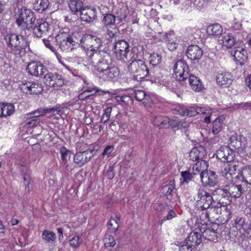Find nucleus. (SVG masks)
I'll return each mask as SVG.
<instances>
[{
	"instance_id": "obj_1",
	"label": "nucleus",
	"mask_w": 251,
	"mask_h": 251,
	"mask_svg": "<svg viewBox=\"0 0 251 251\" xmlns=\"http://www.w3.org/2000/svg\"><path fill=\"white\" fill-rule=\"evenodd\" d=\"M19 14L16 22L20 30V34L27 37L31 33L36 17L30 10L25 7L21 8L19 11Z\"/></svg>"
},
{
	"instance_id": "obj_22",
	"label": "nucleus",
	"mask_w": 251,
	"mask_h": 251,
	"mask_svg": "<svg viewBox=\"0 0 251 251\" xmlns=\"http://www.w3.org/2000/svg\"><path fill=\"white\" fill-rule=\"evenodd\" d=\"M202 54V50L197 45L189 46L186 51L187 57L191 60L194 61L200 59Z\"/></svg>"
},
{
	"instance_id": "obj_55",
	"label": "nucleus",
	"mask_w": 251,
	"mask_h": 251,
	"mask_svg": "<svg viewBox=\"0 0 251 251\" xmlns=\"http://www.w3.org/2000/svg\"><path fill=\"white\" fill-rule=\"evenodd\" d=\"M227 166H228L229 172V180L233 177V176L235 174L236 172L238 166L234 163L232 162L229 164H227Z\"/></svg>"
},
{
	"instance_id": "obj_15",
	"label": "nucleus",
	"mask_w": 251,
	"mask_h": 251,
	"mask_svg": "<svg viewBox=\"0 0 251 251\" xmlns=\"http://www.w3.org/2000/svg\"><path fill=\"white\" fill-rule=\"evenodd\" d=\"M201 181L203 185L212 187L218 182L217 175L213 171L206 170L204 173L200 174Z\"/></svg>"
},
{
	"instance_id": "obj_37",
	"label": "nucleus",
	"mask_w": 251,
	"mask_h": 251,
	"mask_svg": "<svg viewBox=\"0 0 251 251\" xmlns=\"http://www.w3.org/2000/svg\"><path fill=\"white\" fill-rule=\"evenodd\" d=\"M33 5L35 11L42 13L48 8L49 2L48 0H36Z\"/></svg>"
},
{
	"instance_id": "obj_34",
	"label": "nucleus",
	"mask_w": 251,
	"mask_h": 251,
	"mask_svg": "<svg viewBox=\"0 0 251 251\" xmlns=\"http://www.w3.org/2000/svg\"><path fill=\"white\" fill-rule=\"evenodd\" d=\"M202 237L205 239L216 242L217 241L218 234L216 230L213 228H207L202 232Z\"/></svg>"
},
{
	"instance_id": "obj_47",
	"label": "nucleus",
	"mask_w": 251,
	"mask_h": 251,
	"mask_svg": "<svg viewBox=\"0 0 251 251\" xmlns=\"http://www.w3.org/2000/svg\"><path fill=\"white\" fill-rule=\"evenodd\" d=\"M175 189V181L171 180L169 183L164 186L162 189L163 192L167 196H172L173 191Z\"/></svg>"
},
{
	"instance_id": "obj_43",
	"label": "nucleus",
	"mask_w": 251,
	"mask_h": 251,
	"mask_svg": "<svg viewBox=\"0 0 251 251\" xmlns=\"http://www.w3.org/2000/svg\"><path fill=\"white\" fill-rule=\"evenodd\" d=\"M222 44L223 46L226 48H231L235 43V40L231 33H228L225 35L222 39Z\"/></svg>"
},
{
	"instance_id": "obj_60",
	"label": "nucleus",
	"mask_w": 251,
	"mask_h": 251,
	"mask_svg": "<svg viewBox=\"0 0 251 251\" xmlns=\"http://www.w3.org/2000/svg\"><path fill=\"white\" fill-rule=\"evenodd\" d=\"M33 33L34 34L35 36H36L37 37H41L43 34H44V32H42V30L40 27L39 25L33 26V27L32 28Z\"/></svg>"
},
{
	"instance_id": "obj_20",
	"label": "nucleus",
	"mask_w": 251,
	"mask_h": 251,
	"mask_svg": "<svg viewBox=\"0 0 251 251\" xmlns=\"http://www.w3.org/2000/svg\"><path fill=\"white\" fill-rule=\"evenodd\" d=\"M81 19L87 23L93 21L96 18V10L95 8L84 7L80 13Z\"/></svg>"
},
{
	"instance_id": "obj_58",
	"label": "nucleus",
	"mask_w": 251,
	"mask_h": 251,
	"mask_svg": "<svg viewBox=\"0 0 251 251\" xmlns=\"http://www.w3.org/2000/svg\"><path fill=\"white\" fill-rule=\"evenodd\" d=\"M198 114H206L207 115L212 114V111L209 107H198Z\"/></svg>"
},
{
	"instance_id": "obj_28",
	"label": "nucleus",
	"mask_w": 251,
	"mask_h": 251,
	"mask_svg": "<svg viewBox=\"0 0 251 251\" xmlns=\"http://www.w3.org/2000/svg\"><path fill=\"white\" fill-rule=\"evenodd\" d=\"M189 82L191 88L196 92H200L203 88L201 82L197 76L189 75Z\"/></svg>"
},
{
	"instance_id": "obj_23",
	"label": "nucleus",
	"mask_w": 251,
	"mask_h": 251,
	"mask_svg": "<svg viewBox=\"0 0 251 251\" xmlns=\"http://www.w3.org/2000/svg\"><path fill=\"white\" fill-rule=\"evenodd\" d=\"M216 80L219 86L223 87H227L232 83V75L229 73L218 74Z\"/></svg>"
},
{
	"instance_id": "obj_46",
	"label": "nucleus",
	"mask_w": 251,
	"mask_h": 251,
	"mask_svg": "<svg viewBox=\"0 0 251 251\" xmlns=\"http://www.w3.org/2000/svg\"><path fill=\"white\" fill-rule=\"evenodd\" d=\"M42 237L45 241L51 242H53L55 240L56 235L52 231L45 230L42 233Z\"/></svg>"
},
{
	"instance_id": "obj_63",
	"label": "nucleus",
	"mask_w": 251,
	"mask_h": 251,
	"mask_svg": "<svg viewBox=\"0 0 251 251\" xmlns=\"http://www.w3.org/2000/svg\"><path fill=\"white\" fill-rule=\"evenodd\" d=\"M116 30V29H114V31L109 29L107 30L106 34L108 36L109 39H111V41H112L114 39L116 38L118 35Z\"/></svg>"
},
{
	"instance_id": "obj_6",
	"label": "nucleus",
	"mask_w": 251,
	"mask_h": 251,
	"mask_svg": "<svg viewBox=\"0 0 251 251\" xmlns=\"http://www.w3.org/2000/svg\"><path fill=\"white\" fill-rule=\"evenodd\" d=\"M235 226L238 230L236 238L239 244H242L247 236L251 237V229L250 225L242 217L237 218L235 221Z\"/></svg>"
},
{
	"instance_id": "obj_29",
	"label": "nucleus",
	"mask_w": 251,
	"mask_h": 251,
	"mask_svg": "<svg viewBox=\"0 0 251 251\" xmlns=\"http://www.w3.org/2000/svg\"><path fill=\"white\" fill-rule=\"evenodd\" d=\"M186 243L191 246L196 247L201 243V235L197 232H191L187 238Z\"/></svg>"
},
{
	"instance_id": "obj_38",
	"label": "nucleus",
	"mask_w": 251,
	"mask_h": 251,
	"mask_svg": "<svg viewBox=\"0 0 251 251\" xmlns=\"http://www.w3.org/2000/svg\"><path fill=\"white\" fill-rule=\"evenodd\" d=\"M207 32L209 35L217 36L222 33L223 28L219 24H215L207 27Z\"/></svg>"
},
{
	"instance_id": "obj_52",
	"label": "nucleus",
	"mask_w": 251,
	"mask_h": 251,
	"mask_svg": "<svg viewBox=\"0 0 251 251\" xmlns=\"http://www.w3.org/2000/svg\"><path fill=\"white\" fill-rule=\"evenodd\" d=\"M86 92H94L95 93L98 94L100 95H103L105 94H109L110 92L109 91H103L101 89H98L96 87H89L86 90H85Z\"/></svg>"
},
{
	"instance_id": "obj_50",
	"label": "nucleus",
	"mask_w": 251,
	"mask_h": 251,
	"mask_svg": "<svg viewBox=\"0 0 251 251\" xmlns=\"http://www.w3.org/2000/svg\"><path fill=\"white\" fill-rule=\"evenodd\" d=\"M161 56L157 53H153L150 56V63L154 67H156L157 65L161 62Z\"/></svg>"
},
{
	"instance_id": "obj_16",
	"label": "nucleus",
	"mask_w": 251,
	"mask_h": 251,
	"mask_svg": "<svg viewBox=\"0 0 251 251\" xmlns=\"http://www.w3.org/2000/svg\"><path fill=\"white\" fill-rule=\"evenodd\" d=\"M229 145L232 151L233 150L239 151L245 147L247 140L242 135L237 136L236 134L232 135L229 138Z\"/></svg>"
},
{
	"instance_id": "obj_61",
	"label": "nucleus",
	"mask_w": 251,
	"mask_h": 251,
	"mask_svg": "<svg viewBox=\"0 0 251 251\" xmlns=\"http://www.w3.org/2000/svg\"><path fill=\"white\" fill-rule=\"evenodd\" d=\"M31 117V119L25 123V126H28L29 127H33L35 125H37L39 123L40 121L38 119H37V118H34V116H33Z\"/></svg>"
},
{
	"instance_id": "obj_27",
	"label": "nucleus",
	"mask_w": 251,
	"mask_h": 251,
	"mask_svg": "<svg viewBox=\"0 0 251 251\" xmlns=\"http://www.w3.org/2000/svg\"><path fill=\"white\" fill-rule=\"evenodd\" d=\"M230 197L236 198H239L243 194V189L241 185L230 184L227 185Z\"/></svg>"
},
{
	"instance_id": "obj_10",
	"label": "nucleus",
	"mask_w": 251,
	"mask_h": 251,
	"mask_svg": "<svg viewBox=\"0 0 251 251\" xmlns=\"http://www.w3.org/2000/svg\"><path fill=\"white\" fill-rule=\"evenodd\" d=\"M94 151L87 150L83 151L76 153L74 157V160L78 166L82 167L86 164L94 155Z\"/></svg>"
},
{
	"instance_id": "obj_59",
	"label": "nucleus",
	"mask_w": 251,
	"mask_h": 251,
	"mask_svg": "<svg viewBox=\"0 0 251 251\" xmlns=\"http://www.w3.org/2000/svg\"><path fill=\"white\" fill-rule=\"evenodd\" d=\"M80 238L77 236L74 237L70 241V246L74 248H77L80 245Z\"/></svg>"
},
{
	"instance_id": "obj_14",
	"label": "nucleus",
	"mask_w": 251,
	"mask_h": 251,
	"mask_svg": "<svg viewBox=\"0 0 251 251\" xmlns=\"http://www.w3.org/2000/svg\"><path fill=\"white\" fill-rule=\"evenodd\" d=\"M26 70L30 75L35 76L42 75L48 72V70L43 64L37 62L30 63Z\"/></svg>"
},
{
	"instance_id": "obj_53",
	"label": "nucleus",
	"mask_w": 251,
	"mask_h": 251,
	"mask_svg": "<svg viewBox=\"0 0 251 251\" xmlns=\"http://www.w3.org/2000/svg\"><path fill=\"white\" fill-rule=\"evenodd\" d=\"M112 111V107H108L106 108L105 110L104 113L102 114L101 118V121L103 122V123H105L107 122L110 117L111 113Z\"/></svg>"
},
{
	"instance_id": "obj_45",
	"label": "nucleus",
	"mask_w": 251,
	"mask_h": 251,
	"mask_svg": "<svg viewBox=\"0 0 251 251\" xmlns=\"http://www.w3.org/2000/svg\"><path fill=\"white\" fill-rule=\"evenodd\" d=\"M134 96L137 100L143 101L144 104L147 103L146 101H148L150 99V96L147 95L145 92L142 90L134 91Z\"/></svg>"
},
{
	"instance_id": "obj_18",
	"label": "nucleus",
	"mask_w": 251,
	"mask_h": 251,
	"mask_svg": "<svg viewBox=\"0 0 251 251\" xmlns=\"http://www.w3.org/2000/svg\"><path fill=\"white\" fill-rule=\"evenodd\" d=\"M21 89L24 93L30 95H38L43 91L42 85L36 82H26L23 85Z\"/></svg>"
},
{
	"instance_id": "obj_21",
	"label": "nucleus",
	"mask_w": 251,
	"mask_h": 251,
	"mask_svg": "<svg viewBox=\"0 0 251 251\" xmlns=\"http://www.w3.org/2000/svg\"><path fill=\"white\" fill-rule=\"evenodd\" d=\"M119 75V70L113 64L105 70L100 76L105 80L114 81Z\"/></svg>"
},
{
	"instance_id": "obj_33",
	"label": "nucleus",
	"mask_w": 251,
	"mask_h": 251,
	"mask_svg": "<svg viewBox=\"0 0 251 251\" xmlns=\"http://www.w3.org/2000/svg\"><path fill=\"white\" fill-rule=\"evenodd\" d=\"M120 218L119 214L115 213L113 216L110 217L109 221L107 223V226L109 230L111 232H115L118 229V221Z\"/></svg>"
},
{
	"instance_id": "obj_36",
	"label": "nucleus",
	"mask_w": 251,
	"mask_h": 251,
	"mask_svg": "<svg viewBox=\"0 0 251 251\" xmlns=\"http://www.w3.org/2000/svg\"><path fill=\"white\" fill-rule=\"evenodd\" d=\"M83 0H70L69 2V6L71 10L74 13L80 12L83 9Z\"/></svg>"
},
{
	"instance_id": "obj_44",
	"label": "nucleus",
	"mask_w": 251,
	"mask_h": 251,
	"mask_svg": "<svg viewBox=\"0 0 251 251\" xmlns=\"http://www.w3.org/2000/svg\"><path fill=\"white\" fill-rule=\"evenodd\" d=\"M15 107L13 104L9 103H2V117H6L13 113Z\"/></svg>"
},
{
	"instance_id": "obj_3",
	"label": "nucleus",
	"mask_w": 251,
	"mask_h": 251,
	"mask_svg": "<svg viewBox=\"0 0 251 251\" xmlns=\"http://www.w3.org/2000/svg\"><path fill=\"white\" fill-rule=\"evenodd\" d=\"M137 56L134 57L131 63L127 66L128 72L133 76V78L137 81L146 79L149 75V68L147 67L144 61L141 60H137Z\"/></svg>"
},
{
	"instance_id": "obj_25",
	"label": "nucleus",
	"mask_w": 251,
	"mask_h": 251,
	"mask_svg": "<svg viewBox=\"0 0 251 251\" xmlns=\"http://www.w3.org/2000/svg\"><path fill=\"white\" fill-rule=\"evenodd\" d=\"M221 205L219 203H215V206H210V208L207 210L202 212L201 218L203 220H207L208 222L210 221L211 217L213 216V213H219L221 212Z\"/></svg>"
},
{
	"instance_id": "obj_9",
	"label": "nucleus",
	"mask_w": 251,
	"mask_h": 251,
	"mask_svg": "<svg viewBox=\"0 0 251 251\" xmlns=\"http://www.w3.org/2000/svg\"><path fill=\"white\" fill-rule=\"evenodd\" d=\"M55 41L63 50H72L73 43L75 42L68 34L63 32L59 33L56 36Z\"/></svg>"
},
{
	"instance_id": "obj_64",
	"label": "nucleus",
	"mask_w": 251,
	"mask_h": 251,
	"mask_svg": "<svg viewBox=\"0 0 251 251\" xmlns=\"http://www.w3.org/2000/svg\"><path fill=\"white\" fill-rule=\"evenodd\" d=\"M229 167L227 164H226L223 168L222 169L221 173L222 176L227 179L229 180V172H228Z\"/></svg>"
},
{
	"instance_id": "obj_32",
	"label": "nucleus",
	"mask_w": 251,
	"mask_h": 251,
	"mask_svg": "<svg viewBox=\"0 0 251 251\" xmlns=\"http://www.w3.org/2000/svg\"><path fill=\"white\" fill-rule=\"evenodd\" d=\"M170 123V119L168 117L160 115L156 116L152 121L153 125L159 128L168 127Z\"/></svg>"
},
{
	"instance_id": "obj_8",
	"label": "nucleus",
	"mask_w": 251,
	"mask_h": 251,
	"mask_svg": "<svg viewBox=\"0 0 251 251\" xmlns=\"http://www.w3.org/2000/svg\"><path fill=\"white\" fill-rule=\"evenodd\" d=\"M43 80L46 85L54 88L61 87L64 84V79L61 75L48 71L45 74Z\"/></svg>"
},
{
	"instance_id": "obj_5",
	"label": "nucleus",
	"mask_w": 251,
	"mask_h": 251,
	"mask_svg": "<svg viewBox=\"0 0 251 251\" xmlns=\"http://www.w3.org/2000/svg\"><path fill=\"white\" fill-rule=\"evenodd\" d=\"M116 39L114 42H116ZM117 58L125 62H130L136 56V54L129 50L128 44L124 40L115 42L113 48Z\"/></svg>"
},
{
	"instance_id": "obj_49",
	"label": "nucleus",
	"mask_w": 251,
	"mask_h": 251,
	"mask_svg": "<svg viewBox=\"0 0 251 251\" xmlns=\"http://www.w3.org/2000/svg\"><path fill=\"white\" fill-rule=\"evenodd\" d=\"M22 45L20 44L19 46H14L12 49V51L16 55H19L21 54V51L25 49L27 46H28V43H26L25 41L22 40Z\"/></svg>"
},
{
	"instance_id": "obj_24",
	"label": "nucleus",
	"mask_w": 251,
	"mask_h": 251,
	"mask_svg": "<svg viewBox=\"0 0 251 251\" xmlns=\"http://www.w3.org/2000/svg\"><path fill=\"white\" fill-rule=\"evenodd\" d=\"M163 38L167 42V46L168 49L171 51L175 50L177 47V39L174 36L173 31H170L169 33H165L163 35Z\"/></svg>"
},
{
	"instance_id": "obj_11",
	"label": "nucleus",
	"mask_w": 251,
	"mask_h": 251,
	"mask_svg": "<svg viewBox=\"0 0 251 251\" xmlns=\"http://www.w3.org/2000/svg\"><path fill=\"white\" fill-rule=\"evenodd\" d=\"M217 158L223 162H231L234 159V153L232 149L227 146H223L217 151Z\"/></svg>"
},
{
	"instance_id": "obj_12",
	"label": "nucleus",
	"mask_w": 251,
	"mask_h": 251,
	"mask_svg": "<svg viewBox=\"0 0 251 251\" xmlns=\"http://www.w3.org/2000/svg\"><path fill=\"white\" fill-rule=\"evenodd\" d=\"M126 17V14L124 10L120 9L116 12V16L112 14H106L103 18L102 22L106 25H114L116 21L120 23Z\"/></svg>"
},
{
	"instance_id": "obj_54",
	"label": "nucleus",
	"mask_w": 251,
	"mask_h": 251,
	"mask_svg": "<svg viewBox=\"0 0 251 251\" xmlns=\"http://www.w3.org/2000/svg\"><path fill=\"white\" fill-rule=\"evenodd\" d=\"M181 176L182 178V182L187 183L191 180L193 178L192 174L187 171L182 172Z\"/></svg>"
},
{
	"instance_id": "obj_56",
	"label": "nucleus",
	"mask_w": 251,
	"mask_h": 251,
	"mask_svg": "<svg viewBox=\"0 0 251 251\" xmlns=\"http://www.w3.org/2000/svg\"><path fill=\"white\" fill-rule=\"evenodd\" d=\"M47 111L46 109L39 108L36 110H35L31 113L28 114V115H33L34 118H37L40 116H42L45 114L47 113Z\"/></svg>"
},
{
	"instance_id": "obj_4",
	"label": "nucleus",
	"mask_w": 251,
	"mask_h": 251,
	"mask_svg": "<svg viewBox=\"0 0 251 251\" xmlns=\"http://www.w3.org/2000/svg\"><path fill=\"white\" fill-rule=\"evenodd\" d=\"M194 199L196 201V208L203 212L209 209L210 206H215L216 203L212 195L202 188L198 189Z\"/></svg>"
},
{
	"instance_id": "obj_40",
	"label": "nucleus",
	"mask_w": 251,
	"mask_h": 251,
	"mask_svg": "<svg viewBox=\"0 0 251 251\" xmlns=\"http://www.w3.org/2000/svg\"><path fill=\"white\" fill-rule=\"evenodd\" d=\"M241 176L245 182L251 184V166H247L243 168Z\"/></svg>"
},
{
	"instance_id": "obj_51",
	"label": "nucleus",
	"mask_w": 251,
	"mask_h": 251,
	"mask_svg": "<svg viewBox=\"0 0 251 251\" xmlns=\"http://www.w3.org/2000/svg\"><path fill=\"white\" fill-rule=\"evenodd\" d=\"M104 243L105 247H113L116 244L115 240L113 237L111 235H107L104 239Z\"/></svg>"
},
{
	"instance_id": "obj_35",
	"label": "nucleus",
	"mask_w": 251,
	"mask_h": 251,
	"mask_svg": "<svg viewBox=\"0 0 251 251\" xmlns=\"http://www.w3.org/2000/svg\"><path fill=\"white\" fill-rule=\"evenodd\" d=\"M177 83L178 81L175 78L171 75H165V79L161 82V85L165 86L168 89L173 90L177 86Z\"/></svg>"
},
{
	"instance_id": "obj_7",
	"label": "nucleus",
	"mask_w": 251,
	"mask_h": 251,
	"mask_svg": "<svg viewBox=\"0 0 251 251\" xmlns=\"http://www.w3.org/2000/svg\"><path fill=\"white\" fill-rule=\"evenodd\" d=\"M176 78L179 81H183L189 76V67L183 59H178L176 61L173 66Z\"/></svg>"
},
{
	"instance_id": "obj_42",
	"label": "nucleus",
	"mask_w": 251,
	"mask_h": 251,
	"mask_svg": "<svg viewBox=\"0 0 251 251\" xmlns=\"http://www.w3.org/2000/svg\"><path fill=\"white\" fill-rule=\"evenodd\" d=\"M92 43H93L92 36L87 35L83 37L81 40V47L87 51H90L92 48Z\"/></svg>"
},
{
	"instance_id": "obj_17",
	"label": "nucleus",
	"mask_w": 251,
	"mask_h": 251,
	"mask_svg": "<svg viewBox=\"0 0 251 251\" xmlns=\"http://www.w3.org/2000/svg\"><path fill=\"white\" fill-rule=\"evenodd\" d=\"M231 54L236 64L241 66L245 64L248 58L247 50L241 47H237L231 51Z\"/></svg>"
},
{
	"instance_id": "obj_26",
	"label": "nucleus",
	"mask_w": 251,
	"mask_h": 251,
	"mask_svg": "<svg viewBox=\"0 0 251 251\" xmlns=\"http://www.w3.org/2000/svg\"><path fill=\"white\" fill-rule=\"evenodd\" d=\"M22 40L25 41L26 43H27V36H22L21 34L19 35L13 34L10 35L8 37V45L11 47L19 46L20 44L22 45Z\"/></svg>"
},
{
	"instance_id": "obj_57",
	"label": "nucleus",
	"mask_w": 251,
	"mask_h": 251,
	"mask_svg": "<svg viewBox=\"0 0 251 251\" xmlns=\"http://www.w3.org/2000/svg\"><path fill=\"white\" fill-rule=\"evenodd\" d=\"M60 154L61 155V159L64 163L67 161V157L70 151L68 150L65 147H62L60 149Z\"/></svg>"
},
{
	"instance_id": "obj_30",
	"label": "nucleus",
	"mask_w": 251,
	"mask_h": 251,
	"mask_svg": "<svg viewBox=\"0 0 251 251\" xmlns=\"http://www.w3.org/2000/svg\"><path fill=\"white\" fill-rule=\"evenodd\" d=\"M154 208L156 210L163 211L164 212H167V215L164 218L165 220H169L172 219L176 216L175 212L171 209L170 207L168 205H165L164 206L163 204H155Z\"/></svg>"
},
{
	"instance_id": "obj_13",
	"label": "nucleus",
	"mask_w": 251,
	"mask_h": 251,
	"mask_svg": "<svg viewBox=\"0 0 251 251\" xmlns=\"http://www.w3.org/2000/svg\"><path fill=\"white\" fill-rule=\"evenodd\" d=\"M164 71L160 68L156 66L149 70L148 76L146 77V80H150L152 82L157 83L161 84V82L165 79V75H164Z\"/></svg>"
},
{
	"instance_id": "obj_62",
	"label": "nucleus",
	"mask_w": 251,
	"mask_h": 251,
	"mask_svg": "<svg viewBox=\"0 0 251 251\" xmlns=\"http://www.w3.org/2000/svg\"><path fill=\"white\" fill-rule=\"evenodd\" d=\"M114 147L113 145L106 147L102 154L103 155H106L107 157L110 156L111 155V152L114 150Z\"/></svg>"
},
{
	"instance_id": "obj_2",
	"label": "nucleus",
	"mask_w": 251,
	"mask_h": 251,
	"mask_svg": "<svg viewBox=\"0 0 251 251\" xmlns=\"http://www.w3.org/2000/svg\"><path fill=\"white\" fill-rule=\"evenodd\" d=\"M90 55L91 63L99 72V75L113 65L110 55L104 51H97Z\"/></svg>"
},
{
	"instance_id": "obj_19",
	"label": "nucleus",
	"mask_w": 251,
	"mask_h": 251,
	"mask_svg": "<svg viewBox=\"0 0 251 251\" xmlns=\"http://www.w3.org/2000/svg\"><path fill=\"white\" fill-rule=\"evenodd\" d=\"M206 152L203 146H200L193 148L189 153L190 159L193 161L203 160Z\"/></svg>"
},
{
	"instance_id": "obj_41",
	"label": "nucleus",
	"mask_w": 251,
	"mask_h": 251,
	"mask_svg": "<svg viewBox=\"0 0 251 251\" xmlns=\"http://www.w3.org/2000/svg\"><path fill=\"white\" fill-rule=\"evenodd\" d=\"M223 120L218 118L212 123V133L214 135L218 134L223 128Z\"/></svg>"
},
{
	"instance_id": "obj_39",
	"label": "nucleus",
	"mask_w": 251,
	"mask_h": 251,
	"mask_svg": "<svg viewBox=\"0 0 251 251\" xmlns=\"http://www.w3.org/2000/svg\"><path fill=\"white\" fill-rule=\"evenodd\" d=\"M93 43H92V48L90 51L87 52V54L90 58V55L97 51H100L99 49L101 46L102 42L100 38L92 36Z\"/></svg>"
},
{
	"instance_id": "obj_48",
	"label": "nucleus",
	"mask_w": 251,
	"mask_h": 251,
	"mask_svg": "<svg viewBox=\"0 0 251 251\" xmlns=\"http://www.w3.org/2000/svg\"><path fill=\"white\" fill-rule=\"evenodd\" d=\"M214 193L226 199H228L230 198L228 189L227 188V186H226L224 188H219L215 189L214 191Z\"/></svg>"
},
{
	"instance_id": "obj_31",
	"label": "nucleus",
	"mask_w": 251,
	"mask_h": 251,
	"mask_svg": "<svg viewBox=\"0 0 251 251\" xmlns=\"http://www.w3.org/2000/svg\"><path fill=\"white\" fill-rule=\"evenodd\" d=\"M208 165L205 160H200L197 162L193 166L192 168V173L196 175L199 173H204L208 168Z\"/></svg>"
}]
</instances>
